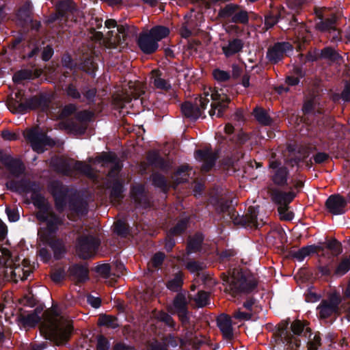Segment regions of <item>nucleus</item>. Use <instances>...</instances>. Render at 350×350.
I'll return each mask as SVG.
<instances>
[{"instance_id":"nucleus-35","label":"nucleus","mask_w":350,"mask_h":350,"mask_svg":"<svg viewBox=\"0 0 350 350\" xmlns=\"http://www.w3.org/2000/svg\"><path fill=\"white\" fill-rule=\"evenodd\" d=\"M97 325L100 327L103 326L111 329H117L120 327L118 317L107 314H100L98 319Z\"/></svg>"},{"instance_id":"nucleus-4","label":"nucleus","mask_w":350,"mask_h":350,"mask_svg":"<svg viewBox=\"0 0 350 350\" xmlns=\"http://www.w3.org/2000/svg\"><path fill=\"white\" fill-rule=\"evenodd\" d=\"M231 207L228 201H221L219 204V212L225 213L228 212L230 219L234 225L241 226L244 228L258 229L261 228L264 223L262 219L258 220L259 206H251L247 208L245 215L240 216L234 209L230 210Z\"/></svg>"},{"instance_id":"nucleus-12","label":"nucleus","mask_w":350,"mask_h":350,"mask_svg":"<svg viewBox=\"0 0 350 350\" xmlns=\"http://www.w3.org/2000/svg\"><path fill=\"white\" fill-rule=\"evenodd\" d=\"M100 241L92 235H81L77 239V252L80 258L87 260L92 257Z\"/></svg>"},{"instance_id":"nucleus-17","label":"nucleus","mask_w":350,"mask_h":350,"mask_svg":"<svg viewBox=\"0 0 350 350\" xmlns=\"http://www.w3.org/2000/svg\"><path fill=\"white\" fill-rule=\"evenodd\" d=\"M239 8V5L229 3L219 10V15L224 18L231 17L232 23L246 25L249 22L248 13L245 10L238 11Z\"/></svg>"},{"instance_id":"nucleus-9","label":"nucleus","mask_w":350,"mask_h":350,"mask_svg":"<svg viewBox=\"0 0 350 350\" xmlns=\"http://www.w3.org/2000/svg\"><path fill=\"white\" fill-rule=\"evenodd\" d=\"M70 161H74L73 159H68L64 157H56L51 161V165L55 170L64 176H69L72 174V170L78 171L84 174H88L92 168L88 164L85 163L81 161H76L74 165H72Z\"/></svg>"},{"instance_id":"nucleus-30","label":"nucleus","mask_w":350,"mask_h":350,"mask_svg":"<svg viewBox=\"0 0 350 350\" xmlns=\"http://www.w3.org/2000/svg\"><path fill=\"white\" fill-rule=\"evenodd\" d=\"M204 241V235L201 232H196L188 239L186 250L188 254L200 252Z\"/></svg>"},{"instance_id":"nucleus-39","label":"nucleus","mask_w":350,"mask_h":350,"mask_svg":"<svg viewBox=\"0 0 350 350\" xmlns=\"http://www.w3.org/2000/svg\"><path fill=\"white\" fill-rule=\"evenodd\" d=\"M253 115L256 120L262 125L270 126L273 122L272 118L263 108L256 107L254 109Z\"/></svg>"},{"instance_id":"nucleus-55","label":"nucleus","mask_w":350,"mask_h":350,"mask_svg":"<svg viewBox=\"0 0 350 350\" xmlns=\"http://www.w3.org/2000/svg\"><path fill=\"white\" fill-rule=\"evenodd\" d=\"M339 57V54L332 47H325L321 50L320 57L335 61Z\"/></svg>"},{"instance_id":"nucleus-56","label":"nucleus","mask_w":350,"mask_h":350,"mask_svg":"<svg viewBox=\"0 0 350 350\" xmlns=\"http://www.w3.org/2000/svg\"><path fill=\"white\" fill-rule=\"evenodd\" d=\"M319 273L324 277H332L334 275L333 264L332 262L327 263L325 265H319L317 267Z\"/></svg>"},{"instance_id":"nucleus-33","label":"nucleus","mask_w":350,"mask_h":350,"mask_svg":"<svg viewBox=\"0 0 350 350\" xmlns=\"http://www.w3.org/2000/svg\"><path fill=\"white\" fill-rule=\"evenodd\" d=\"M190 170H191V167L186 163L177 167L172 176V178H176L174 180L175 186L187 181V178L189 176L188 172Z\"/></svg>"},{"instance_id":"nucleus-38","label":"nucleus","mask_w":350,"mask_h":350,"mask_svg":"<svg viewBox=\"0 0 350 350\" xmlns=\"http://www.w3.org/2000/svg\"><path fill=\"white\" fill-rule=\"evenodd\" d=\"M124 188L122 180L119 178L113 180L110 191V198L112 200H121L124 198Z\"/></svg>"},{"instance_id":"nucleus-21","label":"nucleus","mask_w":350,"mask_h":350,"mask_svg":"<svg viewBox=\"0 0 350 350\" xmlns=\"http://www.w3.org/2000/svg\"><path fill=\"white\" fill-rule=\"evenodd\" d=\"M40 241L45 245H49L53 252L55 260H59L64 258L66 253L65 243L62 239L54 236H46L40 238Z\"/></svg>"},{"instance_id":"nucleus-63","label":"nucleus","mask_w":350,"mask_h":350,"mask_svg":"<svg viewBox=\"0 0 350 350\" xmlns=\"http://www.w3.org/2000/svg\"><path fill=\"white\" fill-rule=\"evenodd\" d=\"M165 255L163 252H159L154 254L151 259V262L154 268H159L161 267L165 260Z\"/></svg>"},{"instance_id":"nucleus-47","label":"nucleus","mask_w":350,"mask_h":350,"mask_svg":"<svg viewBox=\"0 0 350 350\" xmlns=\"http://www.w3.org/2000/svg\"><path fill=\"white\" fill-rule=\"evenodd\" d=\"M173 306L176 312L188 308V302L185 294L178 293L173 300Z\"/></svg>"},{"instance_id":"nucleus-46","label":"nucleus","mask_w":350,"mask_h":350,"mask_svg":"<svg viewBox=\"0 0 350 350\" xmlns=\"http://www.w3.org/2000/svg\"><path fill=\"white\" fill-rule=\"evenodd\" d=\"M350 270V258H344L334 270V275L341 277Z\"/></svg>"},{"instance_id":"nucleus-2","label":"nucleus","mask_w":350,"mask_h":350,"mask_svg":"<svg viewBox=\"0 0 350 350\" xmlns=\"http://www.w3.org/2000/svg\"><path fill=\"white\" fill-rule=\"evenodd\" d=\"M5 187L10 191L18 194L31 193V199L33 204L38 209L36 217L51 209V205L41 193L40 185L34 180L24 178L20 180H11L5 183Z\"/></svg>"},{"instance_id":"nucleus-48","label":"nucleus","mask_w":350,"mask_h":350,"mask_svg":"<svg viewBox=\"0 0 350 350\" xmlns=\"http://www.w3.org/2000/svg\"><path fill=\"white\" fill-rule=\"evenodd\" d=\"M288 322H282L278 325L277 329V336L278 337L282 340L283 339L286 342H291V334L288 332Z\"/></svg>"},{"instance_id":"nucleus-13","label":"nucleus","mask_w":350,"mask_h":350,"mask_svg":"<svg viewBox=\"0 0 350 350\" xmlns=\"http://www.w3.org/2000/svg\"><path fill=\"white\" fill-rule=\"evenodd\" d=\"M293 51V45L286 41L276 42L270 45L266 53V59L272 65H275L282 62L288 56V53Z\"/></svg>"},{"instance_id":"nucleus-20","label":"nucleus","mask_w":350,"mask_h":350,"mask_svg":"<svg viewBox=\"0 0 350 350\" xmlns=\"http://www.w3.org/2000/svg\"><path fill=\"white\" fill-rule=\"evenodd\" d=\"M293 187H290V191H283L278 189L271 191V198L273 201L280 205L278 212L282 214L286 212L288 208V205L295 199L296 193L292 191Z\"/></svg>"},{"instance_id":"nucleus-11","label":"nucleus","mask_w":350,"mask_h":350,"mask_svg":"<svg viewBox=\"0 0 350 350\" xmlns=\"http://www.w3.org/2000/svg\"><path fill=\"white\" fill-rule=\"evenodd\" d=\"M209 93L204 92L203 95L196 98L194 103L189 101H185L181 105V111L183 115L191 120L198 119L210 102L208 98Z\"/></svg>"},{"instance_id":"nucleus-59","label":"nucleus","mask_w":350,"mask_h":350,"mask_svg":"<svg viewBox=\"0 0 350 350\" xmlns=\"http://www.w3.org/2000/svg\"><path fill=\"white\" fill-rule=\"evenodd\" d=\"M77 106L74 103H68L66 105L60 112V116L62 118H67L76 112Z\"/></svg>"},{"instance_id":"nucleus-43","label":"nucleus","mask_w":350,"mask_h":350,"mask_svg":"<svg viewBox=\"0 0 350 350\" xmlns=\"http://www.w3.org/2000/svg\"><path fill=\"white\" fill-rule=\"evenodd\" d=\"M81 70L94 77L98 69V64L91 57H86L81 64Z\"/></svg>"},{"instance_id":"nucleus-60","label":"nucleus","mask_w":350,"mask_h":350,"mask_svg":"<svg viewBox=\"0 0 350 350\" xmlns=\"http://www.w3.org/2000/svg\"><path fill=\"white\" fill-rule=\"evenodd\" d=\"M93 113L92 112L88 110H82L78 111L76 115V119L79 121L81 123L87 122L91 120L92 118Z\"/></svg>"},{"instance_id":"nucleus-34","label":"nucleus","mask_w":350,"mask_h":350,"mask_svg":"<svg viewBox=\"0 0 350 350\" xmlns=\"http://www.w3.org/2000/svg\"><path fill=\"white\" fill-rule=\"evenodd\" d=\"M31 3L29 1L25 2L18 10L16 17L23 24L29 23L31 21Z\"/></svg>"},{"instance_id":"nucleus-19","label":"nucleus","mask_w":350,"mask_h":350,"mask_svg":"<svg viewBox=\"0 0 350 350\" xmlns=\"http://www.w3.org/2000/svg\"><path fill=\"white\" fill-rule=\"evenodd\" d=\"M55 11L66 21H76L79 10L72 0H59L55 5Z\"/></svg>"},{"instance_id":"nucleus-8","label":"nucleus","mask_w":350,"mask_h":350,"mask_svg":"<svg viewBox=\"0 0 350 350\" xmlns=\"http://www.w3.org/2000/svg\"><path fill=\"white\" fill-rule=\"evenodd\" d=\"M36 219L41 223L46 224V227L38 230L39 238L56 235L59 228L64 224L63 218L50 209L46 213L37 216Z\"/></svg>"},{"instance_id":"nucleus-51","label":"nucleus","mask_w":350,"mask_h":350,"mask_svg":"<svg viewBox=\"0 0 350 350\" xmlns=\"http://www.w3.org/2000/svg\"><path fill=\"white\" fill-rule=\"evenodd\" d=\"M185 267L191 273H198L205 268V265L202 262L191 260L187 262Z\"/></svg>"},{"instance_id":"nucleus-53","label":"nucleus","mask_w":350,"mask_h":350,"mask_svg":"<svg viewBox=\"0 0 350 350\" xmlns=\"http://www.w3.org/2000/svg\"><path fill=\"white\" fill-rule=\"evenodd\" d=\"M195 301L198 307L206 306L210 303L209 294L204 291H200L198 293Z\"/></svg>"},{"instance_id":"nucleus-25","label":"nucleus","mask_w":350,"mask_h":350,"mask_svg":"<svg viewBox=\"0 0 350 350\" xmlns=\"http://www.w3.org/2000/svg\"><path fill=\"white\" fill-rule=\"evenodd\" d=\"M216 321L223 338L228 340H232L234 334L231 317L226 314L222 313L217 317Z\"/></svg>"},{"instance_id":"nucleus-44","label":"nucleus","mask_w":350,"mask_h":350,"mask_svg":"<svg viewBox=\"0 0 350 350\" xmlns=\"http://www.w3.org/2000/svg\"><path fill=\"white\" fill-rule=\"evenodd\" d=\"M64 127L71 133L77 135H83L87 130V125L83 123H77L75 121H68L65 123Z\"/></svg>"},{"instance_id":"nucleus-7","label":"nucleus","mask_w":350,"mask_h":350,"mask_svg":"<svg viewBox=\"0 0 350 350\" xmlns=\"http://www.w3.org/2000/svg\"><path fill=\"white\" fill-rule=\"evenodd\" d=\"M64 91L67 97L73 100L85 101L88 105L95 103L97 90L88 85H85L79 90L76 78H73L72 81L66 85Z\"/></svg>"},{"instance_id":"nucleus-45","label":"nucleus","mask_w":350,"mask_h":350,"mask_svg":"<svg viewBox=\"0 0 350 350\" xmlns=\"http://www.w3.org/2000/svg\"><path fill=\"white\" fill-rule=\"evenodd\" d=\"M130 227L122 220H118L114 225V232L122 238H126L130 234Z\"/></svg>"},{"instance_id":"nucleus-10","label":"nucleus","mask_w":350,"mask_h":350,"mask_svg":"<svg viewBox=\"0 0 350 350\" xmlns=\"http://www.w3.org/2000/svg\"><path fill=\"white\" fill-rule=\"evenodd\" d=\"M269 179L275 186L280 188L288 187L290 170L287 166L283 165L280 160L275 159L269 161Z\"/></svg>"},{"instance_id":"nucleus-54","label":"nucleus","mask_w":350,"mask_h":350,"mask_svg":"<svg viewBox=\"0 0 350 350\" xmlns=\"http://www.w3.org/2000/svg\"><path fill=\"white\" fill-rule=\"evenodd\" d=\"M235 271H239V269H234L230 271L229 274H226V273H221V278L222 280L228 284L230 289L233 291L234 284H235V280L237 279V274L235 273Z\"/></svg>"},{"instance_id":"nucleus-26","label":"nucleus","mask_w":350,"mask_h":350,"mask_svg":"<svg viewBox=\"0 0 350 350\" xmlns=\"http://www.w3.org/2000/svg\"><path fill=\"white\" fill-rule=\"evenodd\" d=\"M69 275L79 283H83L90 279L89 269L87 265L75 263L69 267Z\"/></svg>"},{"instance_id":"nucleus-6","label":"nucleus","mask_w":350,"mask_h":350,"mask_svg":"<svg viewBox=\"0 0 350 350\" xmlns=\"http://www.w3.org/2000/svg\"><path fill=\"white\" fill-rule=\"evenodd\" d=\"M51 98L47 93H40L27 98L24 103H20L16 99L12 100L14 110V113L24 114L28 111L40 109L42 111H46L50 107Z\"/></svg>"},{"instance_id":"nucleus-61","label":"nucleus","mask_w":350,"mask_h":350,"mask_svg":"<svg viewBox=\"0 0 350 350\" xmlns=\"http://www.w3.org/2000/svg\"><path fill=\"white\" fill-rule=\"evenodd\" d=\"M113 165L110 168L107 176L111 178H118L120 172L122 170V165L120 163L118 159L115 163H112Z\"/></svg>"},{"instance_id":"nucleus-28","label":"nucleus","mask_w":350,"mask_h":350,"mask_svg":"<svg viewBox=\"0 0 350 350\" xmlns=\"http://www.w3.org/2000/svg\"><path fill=\"white\" fill-rule=\"evenodd\" d=\"M42 308L37 307L32 312L24 314H21L18 316V321L24 327H35L41 321L40 314Z\"/></svg>"},{"instance_id":"nucleus-24","label":"nucleus","mask_w":350,"mask_h":350,"mask_svg":"<svg viewBox=\"0 0 350 350\" xmlns=\"http://www.w3.org/2000/svg\"><path fill=\"white\" fill-rule=\"evenodd\" d=\"M217 157V154L213 152L211 149H198L195 151V158L203 161L201 170L204 172H208L212 170L215 165Z\"/></svg>"},{"instance_id":"nucleus-15","label":"nucleus","mask_w":350,"mask_h":350,"mask_svg":"<svg viewBox=\"0 0 350 350\" xmlns=\"http://www.w3.org/2000/svg\"><path fill=\"white\" fill-rule=\"evenodd\" d=\"M340 302L341 299L336 294L330 295L328 299H323L317 308L319 318L327 319L332 315H338Z\"/></svg>"},{"instance_id":"nucleus-14","label":"nucleus","mask_w":350,"mask_h":350,"mask_svg":"<svg viewBox=\"0 0 350 350\" xmlns=\"http://www.w3.org/2000/svg\"><path fill=\"white\" fill-rule=\"evenodd\" d=\"M237 279L234 284L233 292L249 294L253 292L258 286V280L252 273H245L241 269L235 271Z\"/></svg>"},{"instance_id":"nucleus-18","label":"nucleus","mask_w":350,"mask_h":350,"mask_svg":"<svg viewBox=\"0 0 350 350\" xmlns=\"http://www.w3.org/2000/svg\"><path fill=\"white\" fill-rule=\"evenodd\" d=\"M213 103L211 104V109L208 111L210 116L213 117L217 110V117L221 118L223 116L224 111L228 108V105L230 103V98L228 96L224 94H219L217 92L209 94Z\"/></svg>"},{"instance_id":"nucleus-41","label":"nucleus","mask_w":350,"mask_h":350,"mask_svg":"<svg viewBox=\"0 0 350 350\" xmlns=\"http://www.w3.org/2000/svg\"><path fill=\"white\" fill-rule=\"evenodd\" d=\"M39 73L36 71V74L29 69H22L16 72L13 76V81L14 83H19L24 80H29L38 77Z\"/></svg>"},{"instance_id":"nucleus-27","label":"nucleus","mask_w":350,"mask_h":350,"mask_svg":"<svg viewBox=\"0 0 350 350\" xmlns=\"http://www.w3.org/2000/svg\"><path fill=\"white\" fill-rule=\"evenodd\" d=\"M244 42L243 40L238 38L229 39L228 43L221 47V50L225 57H231L243 51Z\"/></svg>"},{"instance_id":"nucleus-5","label":"nucleus","mask_w":350,"mask_h":350,"mask_svg":"<svg viewBox=\"0 0 350 350\" xmlns=\"http://www.w3.org/2000/svg\"><path fill=\"white\" fill-rule=\"evenodd\" d=\"M170 34L168 27L156 25L147 31L141 32L137 39V44L145 55H152L159 49V42Z\"/></svg>"},{"instance_id":"nucleus-22","label":"nucleus","mask_w":350,"mask_h":350,"mask_svg":"<svg viewBox=\"0 0 350 350\" xmlns=\"http://www.w3.org/2000/svg\"><path fill=\"white\" fill-rule=\"evenodd\" d=\"M325 207L332 215H342L346 212L347 201L340 194L329 196L325 201Z\"/></svg>"},{"instance_id":"nucleus-49","label":"nucleus","mask_w":350,"mask_h":350,"mask_svg":"<svg viewBox=\"0 0 350 350\" xmlns=\"http://www.w3.org/2000/svg\"><path fill=\"white\" fill-rule=\"evenodd\" d=\"M157 319H158L159 321L163 322L167 325V327H170L173 330H176V323L173 319V318L168 313L165 312V311H160L157 314L156 317Z\"/></svg>"},{"instance_id":"nucleus-32","label":"nucleus","mask_w":350,"mask_h":350,"mask_svg":"<svg viewBox=\"0 0 350 350\" xmlns=\"http://www.w3.org/2000/svg\"><path fill=\"white\" fill-rule=\"evenodd\" d=\"M152 184L155 187L159 188L164 193H167L170 189V185L168 183L165 176L159 172H154L151 175Z\"/></svg>"},{"instance_id":"nucleus-31","label":"nucleus","mask_w":350,"mask_h":350,"mask_svg":"<svg viewBox=\"0 0 350 350\" xmlns=\"http://www.w3.org/2000/svg\"><path fill=\"white\" fill-rule=\"evenodd\" d=\"M315 247L314 245H306L301 247L298 250H291L288 251V256L301 262L306 256L314 254Z\"/></svg>"},{"instance_id":"nucleus-42","label":"nucleus","mask_w":350,"mask_h":350,"mask_svg":"<svg viewBox=\"0 0 350 350\" xmlns=\"http://www.w3.org/2000/svg\"><path fill=\"white\" fill-rule=\"evenodd\" d=\"M152 72L155 75L153 84L157 89L161 90L168 91L171 89V84L165 79L161 77L162 72L161 70L157 69L153 70Z\"/></svg>"},{"instance_id":"nucleus-16","label":"nucleus","mask_w":350,"mask_h":350,"mask_svg":"<svg viewBox=\"0 0 350 350\" xmlns=\"http://www.w3.org/2000/svg\"><path fill=\"white\" fill-rule=\"evenodd\" d=\"M0 162L15 178H19L25 172L26 167L23 161L19 158H14L10 154H5L3 150H0Z\"/></svg>"},{"instance_id":"nucleus-29","label":"nucleus","mask_w":350,"mask_h":350,"mask_svg":"<svg viewBox=\"0 0 350 350\" xmlns=\"http://www.w3.org/2000/svg\"><path fill=\"white\" fill-rule=\"evenodd\" d=\"M146 159L150 166L161 170L167 171L170 167L167 161L156 150L149 151L147 154Z\"/></svg>"},{"instance_id":"nucleus-52","label":"nucleus","mask_w":350,"mask_h":350,"mask_svg":"<svg viewBox=\"0 0 350 350\" xmlns=\"http://www.w3.org/2000/svg\"><path fill=\"white\" fill-rule=\"evenodd\" d=\"M326 247L335 256H338L342 252V244L336 239L328 241L326 243Z\"/></svg>"},{"instance_id":"nucleus-3","label":"nucleus","mask_w":350,"mask_h":350,"mask_svg":"<svg viewBox=\"0 0 350 350\" xmlns=\"http://www.w3.org/2000/svg\"><path fill=\"white\" fill-rule=\"evenodd\" d=\"M73 329L72 322L60 316L51 318L43 324L41 332L46 339L53 342L57 346H64L69 342Z\"/></svg>"},{"instance_id":"nucleus-58","label":"nucleus","mask_w":350,"mask_h":350,"mask_svg":"<svg viewBox=\"0 0 350 350\" xmlns=\"http://www.w3.org/2000/svg\"><path fill=\"white\" fill-rule=\"evenodd\" d=\"M62 63L64 67L70 70H73L76 68L77 64L72 58L71 55L68 53H64L62 57Z\"/></svg>"},{"instance_id":"nucleus-62","label":"nucleus","mask_w":350,"mask_h":350,"mask_svg":"<svg viewBox=\"0 0 350 350\" xmlns=\"http://www.w3.org/2000/svg\"><path fill=\"white\" fill-rule=\"evenodd\" d=\"M51 279L55 283H59L66 278V272L64 268H59L51 273Z\"/></svg>"},{"instance_id":"nucleus-1","label":"nucleus","mask_w":350,"mask_h":350,"mask_svg":"<svg viewBox=\"0 0 350 350\" xmlns=\"http://www.w3.org/2000/svg\"><path fill=\"white\" fill-rule=\"evenodd\" d=\"M49 189L58 213H63L68 206L71 212L78 215L84 216L88 214V202L77 191L69 193V188L59 180L51 182L49 185Z\"/></svg>"},{"instance_id":"nucleus-23","label":"nucleus","mask_w":350,"mask_h":350,"mask_svg":"<svg viewBox=\"0 0 350 350\" xmlns=\"http://www.w3.org/2000/svg\"><path fill=\"white\" fill-rule=\"evenodd\" d=\"M24 135L26 140L30 143L32 149L37 152H42L44 146L47 145L50 140L46 134L35 129L27 131Z\"/></svg>"},{"instance_id":"nucleus-37","label":"nucleus","mask_w":350,"mask_h":350,"mask_svg":"<svg viewBox=\"0 0 350 350\" xmlns=\"http://www.w3.org/2000/svg\"><path fill=\"white\" fill-rule=\"evenodd\" d=\"M183 273L180 271L174 275V278L168 280L166 287L171 291L180 293L183 285Z\"/></svg>"},{"instance_id":"nucleus-36","label":"nucleus","mask_w":350,"mask_h":350,"mask_svg":"<svg viewBox=\"0 0 350 350\" xmlns=\"http://www.w3.org/2000/svg\"><path fill=\"white\" fill-rule=\"evenodd\" d=\"M191 221L189 216L185 217L179 219L176 225L171 228L168 232L171 234L176 236H180L185 232L187 229L189 228Z\"/></svg>"},{"instance_id":"nucleus-40","label":"nucleus","mask_w":350,"mask_h":350,"mask_svg":"<svg viewBox=\"0 0 350 350\" xmlns=\"http://www.w3.org/2000/svg\"><path fill=\"white\" fill-rule=\"evenodd\" d=\"M316 14L318 16L319 18H320L321 20L317 25V28L319 30H321L322 31H329V30L333 29L334 28V25L336 22V18L334 15H333L330 18H325V20H323V15L321 12L319 13L318 12H316Z\"/></svg>"},{"instance_id":"nucleus-64","label":"nucleus","mask_w":350,"mask_h":350,"mask_svg":"<svg viewBox=\"0 0 350 350\" xmlns=\"http://www.w3.org/2000/svg\"><path fill=\"white\" fill-rule=\"evenodd\" d=\"M98 159L105 163H113L117 161L118 157L114 153L103 152Z\"/></svg>"},{"instance_id":"nucleus-57","label":"nucleus","mask_w":350,"mask_h":350,"mask_svg":"<svg viewBox=\"0 0 350 350\" xmlns=\"http://www.w3.org/2000/svg\"><path fill=\"white\" fill-rule=\"evenodd\" d=\"M96 349L97 350H108L110 347L109 340L103 335L97 336Z\"/></svg>"},{"instance_id":"nucleus-50","label":"nucleus","mask_w":350,"mask_h":350,"mask_svg":"<svg viewBox=\"0 0 350 350\" xmlns=\"http://www.w3.org/2000/svg\"><path fill=\"white\" fill-rule=\"evenodd\" d=\"M213 78L219 83L228 81L231 79L230 72L219 68H215L213 70Z\"/></svg>"}]
</instances>
